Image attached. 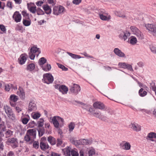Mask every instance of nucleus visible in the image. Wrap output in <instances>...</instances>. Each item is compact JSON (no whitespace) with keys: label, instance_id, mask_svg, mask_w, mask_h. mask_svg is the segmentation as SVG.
Here are the masks:
<instances>
[{"label":"nucleus","instance_id":"bf43d9fd","mask_svg":"<svg viewBox=\"0 0 156 156\" xmlns=\"http://www.w3.org/2000/svg\"><path fill=\"white\" fill-rule=\"evenodd\" d=\"M5 126L3 123L0 124V130L1 131H5Z\"/></svg>","mask_w":156,"mask_h":156},{"label":"nucleus","instance_id":"a211bd4d","mask_svg":"<svg viewBox=\"0 0 156 156\" xmlns=\"http://www.w3.org/2000/svg\"><path fill=\"white\" fill-rule=\"evenodd\" d=\"M37 109L36 105L35 104L32 102H30L28 107V110L29 112H32L35 111Z\"/></svg>","mask_w":156,"mask_h":156},{"label":"nucleus","instance_id":"cd10ccee","mask_svg":"<svg viewBox=\"0 0 156 156\" xmlns=\"http://www.w3.org/2000/svg\"><path fill=\"white\" fill-rule=\"evenodd\" d=\"M67 54L74 59H80L81 58H83V57H81L79 55L73 54L69 52H67Z\"/></svg>","mask_w":156,"mask_h":156},{"label":"nucleus","instance_id":"6ab92c4d","mask_svg":"<svg viewBox=\"0 0 156 156\" xmlns=\"http://www.w3.org/2000/svg\"><path fill=\"white\" fill-rule=\"evenodd\" d=\"M80 141L81 144L85 145H90L93 142L91 139H81Z\"/></svg>","mask_w":156,"mask_h":156},{"label":"nucleus","instance_id":"f704fd0d","mask_svg":"<svg viewBox=\"0 0 156 156\" xmlns=\"http://www.w3.org/2000/svg\"><path fill=\"white\" fill-rule=\"evenodd\" d=\"M150 88L153 91L155 92V94H156V86L155 85V83L152 82L150 83Z\"/></svg>","mask_w":156,"mask_h":156},{"label":"nucleus","instance_id":"423d86ee","mask_svg":"<svg viewBox=\"0 0 156 156\" xmlns=\"http://www.w3.org/2000/svg\"><path fill=\"white\" fill-rule=\"evenodd\" d=\"M64 11V8L62 6H55L53 8V14L55 15H58L62 13Z\"/></svg>","mask_w":156,"mask_h":156},{"label":"nucleus","instance_id":"473e14b6","mask_svg":"<svg viewBox=\"0 0 156 156\" xmlns=\"http://www.w3.org/2000/svg\"><path fill=\"white\" fill-rule=\"evenodd\" d=\"M46 62L47 60L44 57H42L39 59L38 62L39 64L41 66L46 63Z\"/></svg>","mask_w":156,"mask_h":156},{"label":"nucleus","instance_id":"c85d7f7f","mask_svg":"<svg viewBox=\"0 0 156 156\" xmlns=\"http://www.w3.org/2000/svg\"><path fill=\"white\" fill-rule=\"evenodd\" d=\"M42 69L45 71L48 72L51 69V66L49 64H47L45 65L42 66H41Z\"/></svg>","mask_w":156,"mask_h":156},{"label":"nucleus","instance_id":"a19ab883","mask_svg":"<svg viewBox=\"0 0 156 156\" xmlns=\"http://www.w3.org/2000/svg\"><path fill=\"white\" fill-rule=\"evenodd\" d=\"M147 137L149 138H156V133L151 132L148 134Z\"/></svg>","mask_w":156,"mask_h":156},{"label":"nucleus","instance_id":"4d7b16f0","mask_svg":"<svg viewBox=\"0 0 156 156\" xmlns=\"http://www.w3.org/2000/svg\"><path fill=\"white\" fill-rule=\"evenodd\" d=\"M139 111L142 112L144 114L146 113L148 114H149L151 112L150 110L145 109H139Z\"/></svg>","mask_w":156,"mask_h":156},{"label":"nucleus","instance_id":"c03bdc74","mask_svg":"<svg viewBox=\"0 0 156 156\" xmlns=\"http://www.w3.org/2000/svg\"><path fill=\"white\" fill-rule=\"evenodd\" d=\"M75 125L74 123L72 122L70 123V124L69 125V130L70 132L73 131L75 127Z\"/></svg>","mask_w":156,"mask_h":156},{"label":"nucleus","instance_id":"864d4df0","mask_svg":"<svg viewBox=\"0 0 156 156\" xmlns=\"http://www.w3.org/2000/svg\"><path fill=\"white\" fill-rule=\"evenodd\" d=\"M22 14L23 17H25L24 19H29V14L27 13V12L25 11H23L22 12Z\"/></svg>","mask_w":156,"mask_h":156},{"label":"nucleus","instance_id":"f257e3e1","mask_svg":"<svg viewBox=\"0 0 156 156\" xmlns=\"http://www.w3.org/2000/svg\"><path fill=\"white\" fill-rule=\"evenodd\" d=\"M36 131L34 129H28L27 132L24 139L26 142H30V144L32 143L36 138Z\"/></svg>","mask_w":156,"mask_h":156},{"label":"nucleus","instance_id":"f8f14e48","mask_svg":"<svg viewBox=\"0 0 156 156\" xmlns=\"http://www.w3.org/2000/svg\"><path fill=\"white\" fill-rule=\"evenodd\" d=\"M94 107L96 108L103 110L105 108V106L104 104L101 102H96L93 104Z\"/></svg>","mask_w":156,"mask_h":156},{"label":"nucleus","instance_id":"393cba45","mask_svg":"<svg viewBox=\"0 0 156 156\" xmlns=\"http://www.w3.org/2000/svg\"><path fill=\"white\" fill-rule=\"evenodd\" d=\"M7 115L9 119L11 120L12 121L14 122H15L16 121V119L15 115L13 111L11 112L10 113L8 114Z\"/></svg>","mask_w":156,"mask_h":156},{"label":"nucleus","instance_id":"603ef678","mask_svg":"<svg viewBox=\"0 0 156 156\" xmlns=\"http://www.w3.org/2000/svg\"><path fill=\"white\" fill-rule=\"evenodd\" d=\"M16 30L19 31L21 33H23V27L22 26H20L18 25H17L16 26Z\"/></svg>","mask_w":156,"mask_h":156},{"label":"nucleus","instance_id":"6e6d98bb","mask_svg":"<svg viewBox=\"0 0 156 156\" xmlns=\"http://www.w3.org/2000/svg\"><path fill=\"white\" fill-rule=\"evenodd\" d=\"M44 120L43 119H40V121L38 122V127H41L44 125Z\"/></svg>","mask_w":156,"mask_h":156},{"label":"nucleus","instance_id":"58836bf2","mask_svg":"<svg viewBox=\"0 0 156 156\" xmlns=\"http://www.w3.org/2000/svg\"><path fill=\"white\" fill-rule=\"evenodd\" d=\"M150 48L153 53H156V45L152 44H151L150 45Z\"/></svg>","mask_w":156,"mask_h":156},{"label":"nucleus","instance_id":"39448f33","mask_svg":"<svg viewBox=\"0 0 156 156\" xmlns=\"http://www.w3.org/2000/svg\"><path fill=\"white\" fill-rule=\"evenodd\" d=\"M147 30L151 31L153 35L156 37V24H147L145 25Z\"/></svg>","mask_w":156,"mask_h":156},{"label":"nucleus","instance_id":"4c0bfd02","mask_svg":"<svg viewBox=\"0 0 156 156\" xmlns=\"http://www.w3.org/2000/svg\"><path fill=\"white\" fill-rule=\"evenodd\" d=\"M115 13L116 16L120 17H122V18L126 17L125 15L121 12L116 11Z\"/></svg>","mask_w":156,"mask_h":156},{"label":"nucleus","instance_id":"c9c22d12","mask_svg":"<svg viewBox=\"0 0 156 156\" xmlns=\"http://www.w3.org/2000/svg\"><path fill=\"white\" fill-rule=\"evenodd\" d=\"M137 41V40L136 38L135 37L132 36L130 39L129 43L132 44H135L136 43Z\"/></svg>","mask_w":156,"mask_h":156},{"label":"nucleus","instance_id":"37998d69","mask_svg":"<svg viewBox=\"0 0 156 156\" xmlns=\"http://www.w3.org/2000/svg\"><path fill=\"white\" fill-rule=\"evenodd\" d=\"M28 8L30 11L33 13H35L37 9L36 6H31L30 8L28 6Z\"/></svg>","mask_w":156,"mask_h":156},{"label":"nucleus","instance_id":"a878e982","mask_svg":"<svg viewBox=\"0 0 156 156\" xmlns=\"http://www.w3.org/2000/svg\"><path fill=\"white\" fill-rule=\"evenodd\" d=\"M31 23V20L29 18V19L23 18V23L25 26H30V25Z\"/></svg>","mask_w":156,"mask_h":156},{"label":"nucleus","instance_id":"dca6fc26","mask_svg":"<svg viewBox=\"0 0 156 156\" xmlns=\"http://www.w3.org/2000/svg\"><path fill=\"white\" fill-rule=\"evenodd\" d=\"M129 126L131 129L136 132H138L141 130L140 126L137 123H131Z\"/></svg>","mask_w":156,"mask_h":156},{"label":"nucleus","instance_id":"4468645a","mask_svg":"<svg viewBox=\"0 0 156 156\" xmlns=\"http://www.w3.org/2000/svg\"><path fill=\"white\" fill-rule=\"evenodd\" d=\"M115 54L120 57H125V54L122 52L118 48H115L113 51Z\"/></svg>","mask_w":156,"mask_h":156},{"label":"nucleus","instance_id":"2eb2a0df","mask_svg":"<svg viewBox=\"0 0 156 156\" xmlns=\"http://www.w3.org/2000/svg\"><path fill=\"white\" fill-rule=\"evenodd\" d=\"M100 19L102 20L109 21L111 18V16L106 13L105 15L99 14Z\"/></svg>","mask_w":156,"mask_h":156},{"label":"nucleus","instance_id":"69168bd1","mask_svg":"<svg viewBox=\"0 0 156 156\" xmlns=\"http://www.w3.org/2000/svg\"><path fill=\"white\" fill-rule=\"evenodd\" d=\"M62 143V141L61 139H57V146L58 147L60 146L61 145Z\"/></svg>","mask_w":156,"mask_h":156},{"label":"nucleus","instance_id":"2f4dec72","mask_svg":"<svg viewBox=\"0 0 156 156\" xmlns=\"http://www.w3.org/2000/svg\"><path fill=\"white\" fill-rule=\"evenodd\" d=\"M89 156H97V154L95 153V150L94 148H91L88 151Z\"/></svg>","mask_w":156,"mask_h":156},{"label":"nucleus","instance_id":"338daca9","mask_svg":"<svg viewBox=\"0 0 156 156\" xmlns=\"http://www.w3.org/2000/svg\"><path fill=\"white\" fill-rule=\"evenodd\" d=\"M11 86L9 84H6L5 86V90L7 91H9L10 90Z\"/></svg>","mask_w":156,"mask_h":156},{"label":"nucleus","instance_id":"49530a36","mask_svg":"<svg viewBox=\"0 0 156 156\" xmlns=\"http://www.w3.org/2000/svg\"><path fill=\"white\" fill-rule=\"evenodd\" d=\"M33 147L36 149H37L39 147V143L37 141H34L33 142Z\"/></svg>","mask_w":156,"mask_h":156},{"label":"nucleus","instance_id":"13d9d810","mask_svg":"<svg viewBox=\"0 0 156 156\" xmlns=\"http://www.w3.org/2000/svg\"><path fill=\"white\" fill-rule=\"evenodd\" d=\"M41 116V114L38 113L34 114L32 115V117L34 119H37L39 118Z\"/></svg>","mask_w":156,"mask_h":156},{"label":"nucleus","instance_id":"72a5a7b5","mask_svg":"<svg viewBox=\"0 0 156 156\" xmlns=\"http://www.w3.org/2000/svg\"><path fill=\"white\" fill-rule=\"evenodd\" d=\"M37 130L38 132V135L39 136H42L45 132V130L44 128H40L37 129Z\"/></svg>","mask_w":156,"mask_h":156},{"label":"nucleus","instance_id":"e433bc0d","mask_svg":"<svg viewBox=\"0 0 156 156\" xmlns=\"http://www.w3.org/2000/svg\"><path fill=\"white\" fill-rule=\"evenodd\" d=\"M10 98L11 101L16 102L18 100V97L14 95H11L10 96Z\"/></svg>","mask_w":156,"mask_h":156},{"label":"nucleus","instance_id":"20e7f679","mask_svg":"<svg viewBox=\"0 0 156 156\" xmlns=\"http://www.w3.org/2000/svg\"><path fill=\"white\" fill-rule=\"evenodd\" d=\"M130 29L133 34L136 35L139 39H142L143 35L138 28L135 26H132L130 27Z\"/></svg>","mask_w":156,"mask_h":156},{"label":"nucleus","instance_id":"e2e57ef3","mask_svg":"<svg viewBox=\"0 0 156 156\" xmlns=\"http://www.w3.org/2000/svg\"><path fill=\"white\" fill-rule=\"evenodd\" d=\"M80 54L86 57L94 58V57L88 54L86 52H84L83 53H81Z\"/></svg>","mask_w":156,"mask_h":156},{"label":"nucleus","instance_id":"6e6552de","mask_svg":"<svg viewBox=\"0 0 156 156\" xmlns=\"http://www.w3.org/2000/svg\"><path fill=\"white\" fill-rule=\"evenodd\" d=\"M119 146L122 149L129 150L130 149L131 146L129 142L123 141L120 143Z\"/></svg>","mask_w":156,"mask_h":156},{"label":"nucleus","instance_id":"680f3d73","mask_svg":"<svg viewBox=\"0 0 156 156\" xmlns=\"http://www.w3.org/2000/svg\"><path fill=\"white\" fill-rule=\"evenodd\" d=\"M29 119L28 118H24L22 119V122L24 124H26L28 123Z\"/></svg>","mask_w":156,"mask_h":156},{"label":"nucleus","instance_id":"ea45409f","mask_svg":"<svg viewBox=\"0 0 156 156\" xmlns=\"http://www.w3.org/2000/svg\"><path fill=\"white\" fill-rule=\"evenodd\" d=\"M94 113L93 114V115L100 119L101 116V112L99 111H94Z\"/></svg>","mask_w":156,"mask_h":156},{"label":"nucleus","instance_id":"9d476101","mask_svg":"<svg viewBox=\"0 0 156 156\" xmlns=\"http://www.w3.org/2000/svg\"><path fill=\"white\" fill-rule=\"evenodd\" d=\"M130 35V33L129 31H122L120 33L119 35V37L121 39L125 41Z\"/></svg>","mask_w":156,"mask_h":156},{"label":"nucleus","instance_id":"052dcab7","mask_svg":"<svg viewBox=\"0 0 156 156\" xmlns=\"http://www.w3.org/2000/svg\"><path fill=\"white\" fill-rule=\"evenodd\" d=\"M71 154L72 156H78L79 155L77 152L73 150H71Z\"/></svg>","mask_w":156,"mask_h":156},{"label":"nucleus","instance_id":"8fccbe9b","mask_svg":"<svg viewBox=\"0 0 156 156\" xmlns=\"http://www.w3.org/2000/svg\"><path fill=\"white\" fill-rule=\"evenodd\" d=\"M81 104V107L83 109H86L87 110H88L89 108L90 105L87 104H86L83 103H80Z\"/></svg>","mask_w":156,"mask_h":156},{"label":"nucleus","instance_id":"3c124183","mask_svg":"<svg viewBox=\"0 0 156 156\" xmlns=\"http://www.w3.org/2000/svg\"><path fill=\"white\" fill-rule=\"evenodd\" d=\"M8 142L11 144H12L17 141V139L15 138H9L8 140Z\"/></svg>","mask_w":156,"mask_h":156},{"label":"nucleus","instance_id":"412c9836","mask_svg":"<svg viewBox=\"0 0 156 156\" xmlns=\"http://www.w3.org/2000/svg\"><path fill=\"white\" fill-rule=\"evenodd\" d=\"M65 155L66 156H70L71 154V148L69 147L62 149Z\"/></svg>","mask_w":156,"mask_h":156},{"label":"nucleus","instance_id":"ddd939ff","mask_svg":"<svg viewBox=\"0 0 156 156\" xmlns=\"http://www.w3.org/2000/svg\"><path fill=\"white\" fill-rule=\"evenodd\" d=\"M27 55L25 54H22L18 59L19 63L21 65H23L25 63L26 60Z\"/></svg>","mask_w":156,"mask_h":156},{"label":"nucleus","instance_id":"774afa93","mask_svg":"<svg viewBox=\"0 0 156 156\" xmlns=\"http://www.w3.org/2000/svg\"><path fill=\"white\" fill-rule=\"evenodd\" d=\"M7 156H15L14 153L12 151H9L7 154Z\"/></svg>","mask_w":156,"mask_h":156},{"label":"nucleus","instance_id":"7ed1b4c3","mask_svg":"<svg viewBox=\"0 0 156 156\" xmlns=\"http://www.w3.org/2000/svg\"><path fill=\"white\" fill-rule=\"evenodd\" d=\"M36 52H38V54L37 56L41 52L39 48L34 46L32 47L30 49V51L29 53V57L31 60H34L35 57V55L34 54Z\"/></svg>","mask_w":156,"mask_h":156},{"label":"nucleus","instance_id":"de8ad7c7","mask_svg":"<svg viewBox=\"0 0 156 156\" xmlns=\"http://www.w3.org/2000/svg\"><path fill=\"white\" fill-rule=\"evenodd\" d=\"M57 64L58 67L62 69V70L66 71H67L68 70V69L67 68L65 67L62 65L58 63H57Z\"/></svg>","mask_w":156,"mask_h":156},{"label":"nucleus","instance_id":"b1692460","mask_svg":"<svg viewBox=\"0 0 156 156\" xmlns=\"http://www.w3.org/2000/svg\"><path fill=\"white\" fill-rule=\"evenodd\" d=\"M52 122L55 127L58 128L59 124L56 116H54L52 119Z\"/></svg>","mask_w":156,"mask_h":156},{"label":"nucleus","instance_id":"a18cd8bd","mask_svg":"<svg viewBox=\"0 0 156 156\" xmlns=\"http://www.w3.org/2000/svg\"><path fill=\"white\" fill-rule=\"evenodd\" d=\"M12 134L13 132L9 129H8L5 133L6 137L7 138L11 136H12Z\"/></svg>","mask_w":156,"mask_h":156},{"label":"nucleus","instance_id":"9b49d317","mask_svg":"<svg viewBox=\"0 0 156 156\" xmlns=\"http://www.w3.org/2000/svg\"><path fill=\"white\" fill-rule=\"evenodd\" d=\"M12 18L16 23L20 22L21 20V16L19 12L16 11L13 14Z\"/></svg>","mask_w":156,"mask_h":156},{"label":"nucleus","instance_id":"bb28decb","mask_svg":"<svg viewBox=\"0 0 156 156\" xmlns=\"http://www.w3.org/2000/svg\"><path fill=\"white\" fill-rule=\"evenodd\" d=\"M4 109L7 115L9 113H10L12 111V108L9 106L7 105L4 106Z\"/></svg>","mask_w":156,"mask_h":156},{"label":"nucleus","instance_id":"4be33fe9","mask_svg":"<svg viewBox=\"0 0 156 156\" xmlns=\"http://www.w3.org/2000/svg\"><path fill=\"white\" fill-rule=\"evenodd\" d=\"M48 141L52 145H55L56 143L55 139L51 136H49L48 138Z\"/></svg>","mask_w":156,"mask_h":156},{"label":"nucleus","instance_id":"09e8293b","mask_svg":"<svg viewBox=\"0 0 156 156\" xmlns=\"http://www.w3.org/2000/svg\"><path fill=\"white\" fill-rule=\"evenodd\" d=\"M127 64V63L125 62H119L118 64V65L121 68L126 69Z\"/></svg>","mask_w":156,"mask_h":156},{"label":"nucleus","instance_id":"f03ea898","mask_svg":"<svg viewBox=\"0 0 156 156\" xmlns=\"http://www.w3.org/2000/svg\"><path fill=\"white\" fill-rule=\"evenodd\" d=\"M54 81V78L51 74L47 73L43 74L42 81L47 84L52 83Z\"/></svg>","mask_w":156,"mask_h":156},{"label":"nucleus","instance_id":"79ce46f5","mask_svg":"<svg viewBox=\"0 0 156 156\" xmlns=\"http://www.w3.org/2000/svg\"><path fill=\"white\" fill-rule=\"evenodd\" d=\"M6 32V29L5 26L3 25H0V34H2Z\"/></svg>","mask_w":156,"mask_h":156},{"label":"nucleus","instance_id":"7c9ffc66","mask_svg":"<svg viewBox=\"0 0 156 156\" xmlns=\"http://www.w3.org/2000/svg\"><path fill=\"white\" fill-rule=\"evenodd\" d=\"M143 88H141L139 91V95L141 97H144L147 94V92L146 91H143Z\"/></svg>","mask_w":156,"mask_h":156},{"label":"nucleus","instance_id":"c756f323","mask_svg":"<svg viewBox=\"0 0 156 156\" xmlns=\"http://www.w3.org/2000/svg\"><path fill=\"white\" fill-rule=\"evenodd\" d=\"M35 68V65L34 63H30L27 65V69L30 72L32 71Z\"/></svg>","mask_w":156,"mask_h":156},{"label":"nucleus","instance_id":"aec40b11","mask_svg":"<svg viewBox=\"0 0 156 156\" xmlns=\"http://www.w3.org/2000/svg\"><path fill=\"white\" fill-rule=\"evenodd\" d=\"M42 7L43 9L45 11V13L46 14H49L51 13V9L48 5H44Z\"/></svg>","mask_w":156,"mask_h":156},{"label":"nucleus","instance_id":"0eeeda50","mask_svg":"<svg viewBox=\"0 0 156 156\" xmlns=\"http://www.w3.org/2000/svg\"><path fill=\"white\" fill-rule=\"evenodd\" d=\"M46 140V138L44 137H42L41 140L40 147L41 149L43 151H45L49 147V146L48 144L45 142Z\"/></svg>","mask_w":156,"mask_h":156},{"label":"nucleus","instance_id":"5701e85b","mask_svg":"<svg viewBox=\"0 0 156 156\" xmlns=\"http://www.w3.org/2000/svg\"><path fill=\"white\" fill-rule=\"evenodd\" d=\"M68 87L64 85H61L59 91L62 92L63 94H67L68 91Z\"/></svg>","mask_w":156,"mask_h":156},{"label":"nucleus","instance_id":"f3484780","mask_svg":"<svg viewBox=\"0 0 156 156\" xmlns=\"http://www.w3.org/2000/svg\"><path fill=\"white\" fill-rule=\"evenodd\" d=\"M18 90L19 91L17 92V94L19 95L22 99H24L25 97V94L23 88L19 87Z\"/></svg>","mask_w":156,"mask_h":156},{"label":"nucleus","instance_id":"0e129e2a","mask_svg":"<svg viewBox=\"0 0 156 156\" xmlns=\"http://www.w3.org/2000/svg\"><path fill=\"white\" fill-rule=\"evenodd\" d=\"M11 145L13 148L14 149L17 147L18 146V141L16 142L15 143L12 144Z\"/></svg>","mask_w":156,"mask_h":156},{"label":"nucleus","instance_id":"1a4fd4ad","mask_svg":"<svg viewBox=\"0 0 156 156\" xmlns=\"http://www.w3.org/2000/svg\"><path fill=\"white\" fill-rule=\"evenodd\" d=\"M80 90V87L78 84H74L73 87L69 89V92L73 93L75 95L77 94Z\"/></svg>","mask_w":156,"mask_h":156},{"label":"nucleus","instance_id":"5fc2aeb1","mask_svg":"<svg viewBox=\"0 0 156 156\" xmlns=\"http://www.w3.org/2000/svg\"><path fill=\"white\" fill-rule=\"evenodd\" d=\"M36 12L38 15H43L44 14V12L40 8H38L37 9Z\"/></svg>","mask_w":156,"mask_h":156}]
</instances>
